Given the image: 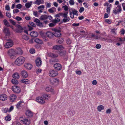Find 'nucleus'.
Listing matches in <instances>:
<instances>
[{
    "label": "nucleus",
    "mask_w": 125,
    "mask_h": 125,
    "mask_svg": "<svg viewBox=\"0 0 125 125\" xmlns=\"http://www.w3.org/2000/svg\"><path fill=\"white\" fill-rule=\"evenodd\" d=\"M22 7V5L20 4H18L16 5V8L18 9H20Z\"/></svg>",
    "instance_id": "3c124183"
},
{
    "label": "nucleus",
    "mask_w": 125,
    "mask_h": 125,
    "mask_svg": "<svg viewBox=\"0 0 125 125\" xmlns=\"http://www.w3.org/2000/svg\"><path fill=\"white\" fill-rule=\"evenodd\" d=\"M8 42H7L5 45V47L6 48H9L13 45L12 41L10 39H9L8 40Z\"/></svg>",
    "instance_id": "0eeeda50"
},
{
    "label": "nucleus",
    "mask_w": 125,
    "mask_h": 125,
    "mask_svg": "<svg viewBox=\"0 0 125 125\" xmlns=\"http://www.w3.org/2000/svg\"><path fill=\"white\" fill-rule=\"evenodd\" d=\"M12 83L14 84H16L18 83V82L17 80L15 79H12L11 80Z\"/></svg>",
    "instance_id": "e433bc0d"
},
{
    "label": "nucleus",
    "mask_w": 125,
    "mask_h": 125,
    "mask_svg": "<svg viewBox=\"0 0 125 125\" xmlns=\"http://www.w3.org/2000/svg\"><path fill=\"white\" fill-rule=\"evenodd\" d=\"M30 35L31 37H35L38 36V34L37 32L33 31L30 33Z\"/></svg>",
    "instance_id": "aec40b11"
},
{
    "label": "nucleus",
    "mask_w": 125,
    "mask_h": 125,
    "mask_svg": "<svg viewBox=\"0 0 125 125\" xmlns=\"http://www.w3.org/2000/svg\"><path fill=\"white\" fill-rule=\"evenodd\" d=\"M32 2L30 1V2H28L25 4V6L27 8H30L32 5Z\"/></svg>",
    "instance_id": "c85d7f7f"
},
{
    "label": "nucleus",
    "mask_w": 125,
    "mask_h": 125,
    "mask_svg": "<svg viewBox=\"0 0 125 125\" xmlns=\"http://www.w3.org/2000/svg\"><path fill=\"white\" fill-rule=\"evenodd\" d=\"M69 12L70 17L72 19L74 17V15L70 11H69Z\"/></svg>",
    "instance_id": "e2e57ef3"
},
{
    "label": "nucleus",
    "mask_w": 125,
    "mask_h": 125,
    "mask_svg": "<svg viewBox=\"0 0 125 125\" xmlns=\"http://www.w3.org/2000/svg\"><path fill=\"white\" fill-rule=\"evenodd\" d=\"M58 74V72L56 70L51 69L49 73V74L50 76L52 77H54L56 76Z\"/></svg>",
    "instance_id": "7ed1b4c3"
},
{
    "label": "nucleus",
    "mask_w": 125,
    "mask_h": 125,
    "mask_svg": "<svg viewBox=\"0 0 125 125\" xmlns=\"http://www.w3.org/2000/svg\"><path fill=\"white\" fill-rule=\"evenodd\" d=\"M47 18H48L47 16L45 15H42L41 17V19L43 20H44Z\"/></svg>",
    "instance_id": "c9c22d12"
},
{
    "label": "nucleus",
    "mask_w": 125,
    "mask_h": 125,
    "mask_svg": "<svg viewBox=\"0 0 125 125\" xmlns=\"http://www.w3.org/2000/svg\"><path fill=\"white\" fill-rule=\"evenodd\" d=\"M30 52L31 53L33 54L35 53V50L33 49H31L30 50Z\"/></svg>",
    "instance_id": "8fccbe9b"
},
{
    "label": "nucleus",
    "mask_w": 125,
    "mask_h": 125,
    "mask_svg": "<svg viewBox=\"0 0 125 125\" xmlns=\"http://www.w3.org/2000/svg\"><path fill=\"white\" fill-rule=\"evenodd\" d=\"M26 114L27 116L29 117H31L33 115L32 112L29 110L26 111Z\"/></svg>",
    "instance_id": "393cba45"
},
{
    "label": "nucleus",
    "mask_w": 125,
    "mask_h": 125,
    "mask_svg": "<svg viewBox=\"0 0 125 125\" xmlns=\"http://www.w3.org/2000/svg\"><path fill=\"white\" fill-rule=\"evenodd\" d=\"M103 40H104L108 42L111 43L112 42H113L112 41L111 39H108V38H106V39L103 38Z\"/></svg>",
    "instance_id": "37998d69"
},
{
    "label": "nucleus",
    "mask_w": 125,
    "mask_h": 125,
    "mask_svg": "<svg viewBox=\"0 0 125 125\" xmlns=\"http://www.w3.org/2000/svg\"><path fill=\"white\" fill-rule=\"evenodd\" d=\"M46 36L49 38H51L54 36V34L51 31H48L46 33Z\"/></svg>",
    "instance_id": "dca6fc26"
},
{
    "label": "nucleus",
    "mask_w": 125,
    "mask_h": 125,
    "mask_svg": "<svg viewBox=\"0 0 125 125\" xmlns=\"http://www.w3.org/2000/svg\"><path fill=\"white\" fill-rule=\"evenodd\" d=\"M67 53L66 52V51H61L59 52V55L61 56H62L63 57Z\"/></svg>",
    "instance_id": "b1692460"
},
{
    "label": "nucleus",
    "mask_w": 125,
    "mask_h": 125,
    "mask_svg": "<svg viewBox=\"0 0 125 125\" xmlns=\"http://www.w3.org/2000/svg\"><path fill=\"white\" fill-rule=\"evenodd\" d=\"M70 11L71 12L73 15H78V14L77 13L78 11L73 9H71Z\"/></svg>",
    "instance_id": "6ab92c4d"
},
{
    "label": "nucleus",
    "mask_w": 125,
    "mask_h": 125,
    "mask_svg": "<svg viewBox=\"0 0 125 125\" xmlns=\"http://www.w3.org/2000/svg\"><path fill=\"white\" fill-rule=\"evenodd\" d=\"M53 67L54 69L56 70H61L62 68V66L60 63H56L54 64Z\"/></svg>",
    "instance_id": "9d476101"
},
{
    "label": "nucleus",
    "mask_w": 125,
    "mask_h": 125,
    "mask_svg": "<svg viewBox=\"0 0 125 125\" xmlns=\"http://www.w3.org/2000/svg\"><path fill=\"white\" fill-rule=\"evenodd\" d=\"M42 63V62L40 58H37L36 60V64L37 66H40Z\"/></svg>",
    "instance_id": "2eb2a0df"
},
{
    "label": "nucleus",
    "mask_w": 125,
    "mask_h": 125,
    "mask_svg": "<svg viewBox=\"0 0 125 125\" xmlns=\"http://www.w3.org/2000/svg\"><path fill=\"white\" fill-rule=\"evenodd\" d=\"M16 20L17 21H20L22 20V19L21 17L18 16H17L15 18Z\"/></svg>",
    "instance_id": "603ef678"
},
{
    "label": "nucleus",
    "mask_w": 125,
    "mask_h": 125,
    "mask_svg": "<svg viewBox=\"0 0 125 125\" xmlns=\"http://www.w3.org/2000/svg\"><path fill=\"white\" fill-rule=\"evenodd\" d=\"M3 31L6 35V36H5V38L6 40V36H9L10 35V32L9 30L7 28H5L4 30H3Z\"/></svg>",
    "instance_id": "f8f14e48"
},
{
    "label": "nucleus",
    "mask_w": 125,
    "mask_h": 125,
    "mask_svg": "<svg viewBox=\"0 0 125 125\" xmlns=\"http://www.w3.org/2000/svg\"><path fill=\"white\" fill-rule=\"evenodd\" d=\"M34 41L35 42L39 44H42V41L38 38L35 39L34 40Z\"/></svg>",
    "instance_id": "7c9ffc66"
},
{
    "label": "nucleus",
    "mask_w": 125,
    "mask_h": 125,
    "mask_svg": "<svg viewBox=\"0 0 125 125\" xmlns=\"http://www.w3.org/2000/svg\"><path fill=\"white\" fill-rule=\"evenodd\" d=\"M97 109L98 111L100 112L102 110L104 109V107L102 105H100L98 106Z\"/></svg>",
    "instance_id": "cd10ccee"
},
{
    "label": "nucleus",
    "mask_w": 125,
    "mask_h": 125,
    "mask_svg": "<svg viewBox=\"0 0 125 125\" xmlns=\"http://www.w3.org/2000/svg\"><path fill=\"white\" fill-rule=\"evenodd\" d=\"M23 101L22 100L20 101L16 105V107L17 108H19L21 107V104L23 103Z\"/></svg>",
    "instance_id": "2f4dec72"
},
{
    "label": "nucleus",
    "mask_w": 125,
    "mask_h": 125,
    "mask_svg": "<svg viewBox=\"0 0 125 125\" xmlns=\"http://www.w3.org/2000/svg\"><path fill=\"white\" fill-rule=\"evenodd\" d=\"M15 50L16 54L21 55L23 53V51L21 48H17Z\"/></svg>",
    "instance_id": "4468645a"
},
{
    "label": "nucleus",
    "mask_w": 125,
    "mask_h": 125,
    "mask_svg": "<svg viewBox=\"0 0 125 125\" xmlns=\"http://www.w3.org/2000/svg\"><path fill=\"white\" fill-rule=\"evenodd\" d=\"M69 4L71 5H73L74 4V0H70L69 1Z\"/></svg>",
    "instance_id": "09e8293b"
},
{
    "label": "nucleus",
    "mask_w": 125,
    "mask_h": 125,
    "mask_svg": "<svg viewBox=\"0 0 125 125\" xmlns=\"http://www.w3.org/2000/svg\"><path fill=\"white\" fill-rule=\"evenodd\" d=\"M51 83L52 84L57 85L59 83V80L57 79L53 78L51 81Z\"/></svg>",
    "instance_id": "f3484780"
},
{
    "label": "nucleus",
    "mask_w": 125,
    "mask_h": 125,
    "mask_svg": "<svg viewBox=\"0 0 125 125\" xmlns=\"http://www.w3.org/2000/svg\"><path fill=\"white\" fill-rule=\"evenodd\" d=\"M19 119L21 122L24 124L29 125L31 124L30 120L24 117H21L19 118Z\"/></svg>",
    "instance_id": "f03ea898"
},
{
    "label": "nucleus",
    "mask_w": 125,
    "mask_h": 125,
    "mask_svg": "<svg viewBox=\"0 0 125 125\" xmlns=\"http://www.w3.org/2000/svg\"><path fill=\"white\" fill-rule=\"evenodd\" d=\"M101 47V46L100 44H97L95 46L96 48L97 49H99Z\"/></svg>",
    "instance_id": "338daca9"
},
{
    "label": "nucleus",
    "mask_w": 125,
    "mask_h": 125,
    "mask_svg": "<svg viewBox=\"0 0 125 125\" xmlns=\"http://www.w3.org/2000/svg\"><path fill=\"white\" fill-rule=\"evenodd\" d=\"M25 60V59L24 57L21 56L17 58L15 61V63L18 66L21 65L24 63Z\"/></svg>",
    "instance_id": "f257e3e1"
},
{
    "label": "nucleus",
    "mask_w": 125,
    "mask_h": 125,
    "mask_svg": "<svg viewBox=\"0 0 125 125\" xmlns=\"http://www.w3.org/2000/svg\"><path fill=\"white\" fill-rule=\"evenodd\" d=\"M38 26L40 27H42L43 26L42 23L40 22V21L37 24Z\"/></svg>",
    "instance_id": "69168bd1"
},
{
    "label": "nucleus",
    "mask_w": 125,
    "mask_h": 125,
    "mask_svg": "<svg viewBox=\"0 0 125 125\" xmlns=\"http://www.w3.org/2000/svg\"><path fill=\"white\" fill-rule=\"evenodd\" d=\"M8 55L11 57L16 55L15 50L12 49L9 50L8 52Z\"/></svg>",
    "instance_id": "6e6552de"
},
{
    "label": "nucleus",
    "mask_w": 125,
    "mask_h": 125,
    "mask_svg": "<svg viewBox=\"0 0 125 125\" xmlns=\"http://www.w3.org/2000/svg\"><path fill=\"white\" fill-rule=\"evenodd\" d=\"M52 30L54 31V36L57 37H60L61 34L60 33V30L58 29H57L54 28L52 29Z\"/></svg>",
    "instance_id": "20e7f679"
},
{
    "label": "nucleus",
    "mask_w": 125,
    "mask_h": 125,
    "mask_svg": "<svg viewBox=\"0 0 125 125\" xmlns=\"http://www.w3.org/2000/svg\"><path fill=\"white\" fill-rule=\"evenodd\" d=\"M51 3H47L46 5V7L47 8H50L51 6Z\"/></svg>",
    "instance_id": "774afa93"
},
{
    "label": "nucleus",
    "mask_w": 125,
    "mask_h": 125,
    "mask_svg": "<svg viewBox=\"0 0 125 125\" xmlns=\"http://www.w3.org/2000/svg\"><path fill=\"white\" fill-rule=\"evenodd\" d=\"M56 10V9L54 7H52L48 10V11L50 13H54Z\"/></svg>",
    "instance_id": "5701e85b"
},
{
    "label": "nucleus",
    "mask_w": 125,
    "mask_h": 125,
    "mask_svg": "<svg viewBox=\"0 0 125 125\" xmlns=\"http://www.w3.org/2000/svg\"><path fill=\"white\" fill-rule=\"evenodd\" d=\"M21 74L22 76L24 78H26L28 76V74L27 72L24 70L22 71Z\"/></svg>",
    "instance_id": "a211bd4d"
},
{
    "label": "nucleus",
    "mask_w": 125,
    "mask_h": 125,
    "mask_svg": "<svg viewBox=\"0 0 125 125\" xmlns=\"http://www.w3.org/2000/svg\"><path fill=\"white\" fill-rule=\"evenodd\" d=\"M45 90L47 92H52L53 91V89L52 87L50 86L46 87Z\"/></svg>",
    "instance_id": "bb28decb"
},
{
    "label": "nucleus",
    "mask_w": 125,
    "mask_h": 125,
    "mask_svg": "<svg viewBox=\"0 0 125 125\" xmlns=\"http://www.w3.org/2000/svg\"><path fill=\"white\" fill-rule=\"evenodd\" d=\"M55 24L56 23H49V25L50 27H51L54 26L55 25Z\"/></svg>",
    "instance_id": "6e6d98bb"
},
{
    "label": "nucleus",
    "mask_w": 125,
    "mask_h": 125,
    "mask_svg": "<svg viewBox=\"0 0 125 125\" xmlns=\"http://www.w3.org/2000/svg\"><path fill=\"white\" fill-rule=\"evenodd\" d=\"M84 8L83 7H82L80 8L79 10V12L80 13H82L83 11L84 10Z\"/></svg>",
    "instance_id": "bf43d9fd"
},
{
    "label": "nucleus",
    "mask_w": 125,
    "mask_h": 125,
    "mask_svg": "<svg viewBox=\"0 0 125 125\" xmlns=\"http://www.w3.org/2000/svg\"><path fill=\"white\" fill-rule=\"evenodd\" d=\"M62 8H64V9L66 11H68L69 9L68 7L66 5L63 6H62Z\"/></svg>",
    "instance_id": "c03bdc74"
},
{
    "label": "nucleus",
    "mask_w": 125,
    "mask_h": 125,
    "mask_svg": "<svg viewBox=\"0 0 125 125\" xmlns=\"http://www.w3.org/2000/svg\"><path fill=\"white\" fill-rule=\"evenodd\" d=\"M36 100V102L41 104H43L45 102V100L42 97H37Z\"/></svg>",
    "instance_id": "1a4fd4ad"
},
{
    "label": "nucleus",
    "mask_w": 125,
    "mask_h": 125,
    "mask_svg": "<svg viewBox=\"0 0 125 125\" xmlns=\"http://www.w3.org/2000/svg\"><path fill=\"white\" fill-rule=\"evenodd\" d=\"M44 3V0H36L35 2V3L37 5H40L41 4H42Z\"/></svg>",
    "instance_id": "a878e982"
},
{
    "label": "nucleus",
    "mask_w": 125,
    "mask_h": 125,
    "mask_svg": "<svg viewBox=\"0 0 125 125\" xmlns=\"http://www.w3.org/2000/svg\"><path fill=\"white\" fill-rule=\"evenodd\" d=\"M63 57L64 60L66 61L68 59V57L67 54V53Z\"/></svg>",
    "instance_id": "4d7b16f0"
},
{
    "label": "nucleus",
    "mask_w": 125,
    "mask_h": 125,
    "mask_svg": "<svg viewBox=\"0 0 125 125\" xmlns=\"http://www.w3.org/2000/svg\"><path fill=\"white\" fill-rule=\"evenodd\" d=\"M64 41L63 39L62 38H61L58 41V43H62Z\"/></svg>",
    "instance_id": "5fc2aeb1"
},
{
    "label": "nucleus",
    "mask_w": 125,
    "mask_h": 125,
    "mask_svg": "<svg viewBox=\"0 0 125 125\" xmlns=\"http://www.w3.org/2000/svg\"><path fill=\"white\" fill-rule=\"evenodd\" d=\"M2 112L4 113H6L7 112H8V108H3L2 109Z\"/></svg>",
    "instance_id": "a18cd8bd"
},
{
    "label": "nucleus",
    "mask_w": 125,
    "mask_h": 125,
    "mask_svg": "<svg viewBox=\"0 0 125 125\" xmlns=\"http://www.w3.org/2000/svg\"><path fill=\"white\" fill-rule=\"evenodd\" d=\"M122 8L121 6L120 5H118L116 8L113 10V12L115 14H116L120 12Z\"/></svg>",
    "instance_id": "39448f33"
},
{
    "label": "nucleus",
    "mask_w": 125,
    "mask_h": 125,
    "mask_svg": "<svg viewBox=\"0 0 125 125\" xmlns=\"http://www.w3.org/2000/svg\"><path fill=\"white\" fill-rule=\"evenodd\" d=\"M7 99V96L5 94H2L0 95V99L2 101L6 100Z\"/></svg>",
    "instance_id": "9b49d317"
},
{
    "label": "nucleus",
    "mask_w": 125,
    "mask_h": 125,
    "mask_svg": "<svg viewBox=\"0 0 125 125\" xmlns=\"http://www.w3.org/2000/svg\"><path fill=\"white\" fill-rule=\"evenodd\" d=\"M12 77L13 78L17 79L19 78V75L18 73H16L13 75Z\"/></svg>",
    "instance_id": "473e14b6"
},
{
    "label": "nucleus",
    "mask_w": 125,
    "mask_h": 125,
    "mask_svg": "<svg viewBox=\"0 0 125 125\" xmlns=\"http://www.w3.org/2000/svg\"><path fill=\"white\" fill-rule=\"evenodd\" d=\"M12 91L15 93H19L21 92V89L19 87L16 86H12Z\"/></svg>",
    "instance_id": "423d86ee"
},
{
    "label": "nucleus",
    "mask_w": 125,
    "mask_h": 125,
    "mask_svg": "<svg viewBox=\"0 0 125 125\" xmlns=\"http://www.w3.org/2000/svg\"><path fill=\"white\" fill-rule=\"evenodd\" d=\"M5 119L6 121H9L10 120L11 117L10 116H7L6 117Z\"/></svg>",
    "instance_id": "49530a36"
},
{
    "label": "nucleus",
    "mask_w": 125,
    "mask_h": 125,
    "mask_svg": "<svg viewBox=\"0 0 125 125\" xmlns=\"http://www.w3.org/2000/svg\"><path fill=\"white\" fill-rule=\"evenodd\" d=\"M80 33L81 35H83V37H85L87 34V32H85L83 30L80 31Z\"/></svg>",
    "instance_id": "f704fd0d"
},
{
    "label": "nucleus",
    "mask_w": 125,
    "mask_h": 125,
    "mask_svg": "<svg viewBox=\"0 0 125 125\" xmlns=\"http://www.w3.org/2000/svg\"><path fill=\"white\" fill-rule=\"evenodd\" d=\"M24 66L25 68L28 69H31L32 67V65L28 63L25 64Z\"/></svg>",
    "instance_id": "4be33fe9"
},
{
    "label": "nucleus",
    "mask_w": 125,
    "mask_h": 125,
    "mask_svg": "<svg viewBox=\"0 0 125 125\" xmlns=\"http://www.w3.org/2000/svg\"><path fill=\"white\" fill-rule=\"evenodd\" d=\"M70 20V18L68 17H67L66 18H64L63 19V21L64 22H67L69 21Z\"/></svg>",
    "instance_id": "4c0bfd02"
},
{
    "label": "nucleus",
    "mask_w": 125,
    "mask_h": 125,
    "mask_svg": "<svg viewBox=\"0 0 125 125\" xmlns=\"http://www.w3.org/2000/svg\"><path fill=\"white\" fill-rule=\"evenodd\" d=\"M105 21L109 24H110L111 22V20L109 19H106L105 20Z\"/></svg>",
    "instance_id": "680f3d73"
},
{
    "label": "nucleus",
    "mask_w": 125,
    "mask_h": 125,
    "mask_svg": "<svg viewBox=\"0 0 125 125\" xmlns=\"http://www.w3.org/2000/svg\"><path fill=\"white\" fill-rule=\"evenodd\" d=\"M22 38L23 39L26 41L28 40L29 39L28 37L24 35L22 36Z\"/></svg>",
    "instance_id": "a19ab883"
},
{
    "label": "nucleus",
    "mask_w": 125,
    "mask_h": 125,
    "mask_svg": "<svg viewBox=\"0 0 125 125\" xmlns=\"http://www.w3.org/2000/svg\"><path fill=\"white\" fill-rule=\"evenodd\" d=\"M63 49L64 48L62 45H59L54 46L53 47L54 50H60Z\"/></svg>",
    "instance_id": "ddd939ff"
},
{
    "label": "nucleus",
    "mask_w": 125,
    "mask_h": 125,
    "mask_svg": "<svg viewBox=\"0 0 125 125\" xmlns=\"http://www.w3.org/2000/svg\"><path fill=\"white\" fill-rule=\"evenodd\" d=\"M10 23L12 24L15 25H16V23L15 22L13 21V20L10 19Z\"/></svg>",
    "instance_id": "0e129e2a"
},
{
    "label": "nucleus",
    "mask_w": 125,
    "mask_h": 125,
    "mask_svg": "<svg viewBox=\"0 0 125 125\" xmlns=\"http://www.w3.org/2000/svg\"><path fill=\"white\" fill-rule=\"evenodd\" d=\"M45 7L43 5H41L38 7V9L40 10V9H43Z\"/></svg>",
    "instance_id": "13d9d810"
},
{
    "label": "nucleus",
    "mask_w": 125,
    "mask_h": 125,
    "mask_svg": "<svg viewBox=\"0 0 125 125\" xmlns=\"http://www.w3.org/2000/svg\"><path fill=\"white\" fill-rule=\"evenodd\" d=\"M14 109V107L13 106H11L9 109H8V112L10 113Z\"/></svg>",
    "instance_id": "de8ad7c7"
},
{
    "label": "nucleus",
    "mask_w": 125,
    "mask_h": 125,
    "mask_svg": "<svg viewBox=\"0 0 125 125\" xmlns=\"http://www.w3.org/2000/svg\"><path fill=\"white\" fill-rule=\"evenodd\" d=\"M6 15L7 17L10 18L11 17V15L10 13L9 12H6Z\"/></svg>",
    "instance_id": "864d4df0"
},
{
    "label": "nucleus",
    "mask_w": 125,
    "mask_h": 125,
    "mask_svg": "<svg viewBox=\"0 0 125 125\" xmlns=\"http://www.w3.org/2000/svg\"><path fill=\"white\" fill-rule=\"evenodd\" d=\"M111 7V5L110 4L109 5H108L107 7L106 11L108 13H109L110 12Z\"/></svg>",
    "instance_id": "72a5a7b5"
},
{
    "label": "nucleus",
    "mask_w": 125,
    "mask_h": 125,
    "mask_svg": "<svg viewBox=\"0 0 125 125\" xmlns=\"http://www.w3.org/2000/svg\"><path fill=\"white\" fill-rule=\"evenodd\" d=\"M42 71V70L41 69H38L36 70V72L37 73H40Z\"/></svg>",
    "instance_id": "052dcab7"
},
{
    "label": "nucleus",
    "mask_w": 125,
    "mask_h": 125,
    "mask_svg": "<svg viewBox=\"0 0 125 125\" xmlns=\"http://www.w3.org/2000/svg\"><path fill=\"white\" fill-rule=\"evenodd\" d=\"M16 98V96L14 94L10 95L9 97L10 99L11 102L13 101Z\"/></svg>",
    "instance_id": "412c9836"
},
{
    "label": "nucleus",
    "mask_w": 125,
    "mask_h": 125,
    "mask_svg": "<svg viewBox=\"0 0 125 125\" xmlns=\"http://www.w3.org/2000/svg\"><path fill=\"white\" fill-rule=\"evenodd\" d=\"M3 22L4 23V24L6 25L7 26H9V23L5 19L3 21Z\"/></svg>",
    "instance_id": "58836bf2"
},
{
    "label": "nucleus",
    "mask_w": 125,
    "mask_h": 125,
    "mask_svg": "<svg viewBox=\"0 0 125 125\" xmlns=\"http://www.w3.org/2000/svg\"><path fill=\"white\" fill-rule=\"evenodd\" d=\"M21 82L23 83L27 84L29 83V82L28 80L26 79H22L21 80Z\"/></svg>",
    "instance_id": "c756f323"
},
{
    "label": "nucleus",
    "mask_w": 125,
    "mask_h": 125,
    "mask_svg": "<svg viewBox=\"0 0 125 125\" xmlns=\"http://www.w3.org/2000/svg\"><path fill=\"white\" fill-rule=\"evenodd\" d=\"M58 56V54L54 53H51V54L50 56L53 58H55L57 57Z\"/></svg>",
    "instance_id": "79ce46f5"
},
{
    "label": "nucleus",
    "mask_w": 125,
    "mask_h": 125,
    "mask_svg": "<svg viewBox=\"0 0 125 125\" xmlns=\"http://www.w3.org/2000/svg\"><path fill=\"white\" fill-rule=\"evenodd\" d=\"M44 98L45 99H48L50 97V95L47 94H44L43 95Z\"/></svg>",
    "instance_id": "ea45409f"
}]
</instances>
